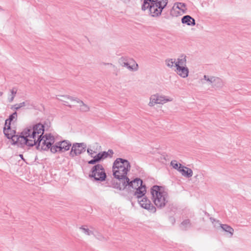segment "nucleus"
<instances>
[{
    "label": "nucleus",
    "instance_id": "f257e3e1",
    "mask_svg": "<svg viewBox=\"0 0 251 251\" xmlns=\"http://www.w3.org/2000/svg\"><path fill=\"white\" fill-rule=\"evenodd\" d=\"M46 123L41 122L27 126L20 133L17 140H13L12 145L18 144V146L23 148L25 145L32 147L30 144H33V140H36L37 135L44 134L46 129Z\"/></svg>",
    "mask_w": 251,
    "mask_h": 251
},
{
    "label": "nucleus",
    "instance_id": "f03ea898",
    "mask_svg": "<svg viewBox=\"0 0 251 251\" xmlns=\"http://www.w3.org/2000/svg\"><path fill=\"white\" fill-rule=\"evenodd\" d=\"M130 162L126 159L117 158L114 161L112 166V172L114 178L117 179L122 183L125 180H129L127 176L130 169Z\"/></svg>",
    "mask_w": 251,
    "mask_h": 251
},
{
    "label": "nucleus",
    "instance_id": "7ed1b4c3",
    "mask_svg": "<svg viewBox=\"0 0 251 251\" xmlns=\"http://www.w3.org/2000/svg\"><path fill=\"white\" fill-rule=\"evenodd\" d=\"M141 9L143 11L149 9L150 15L152 17H158L161 15L167 6L168 0H143Z\"/></svg>",
    "mask_w": 251,
    "mask_h": 251
},
{
    "label": "nucleus",
    "instance_id": "20e7f679",
    "mask_svg": "<svg viewBox=\"0 0 251 251\" xmlns=\"http://www.w3.org/2000/svg\"><path fill=\"white\" fill-rule=\"evenodd\" d=\"M165 187L154 185L151 188V194L153 202L159 209L164 207L168 201V194L165 190Z\"/></svg>",
    "mask_w": 251,
    "mask_h": 251
},
{
    "label": "nucleus",
    "instance_id": "39448f33",
    "mask_svg": "<svg viewBox=\"0 0 251 251\" xmlns=\"http://www.w3.org/2000/svg\"><path fill=\"white\" fill-rule=\"evenodd\" d=\"M89 177L95 182H101L106 181L107 175L103 166L100 164L94 165L90 171Z\"/></svg>",
    "mask_w": 251,
    "mask_h": 251
},
{
    "label": "nucleus",
    "instance_id": "423d86ee",
    "mask_svg": "<svg viewBox=\"0 0 251 251\" xmlns=\"http://www.w3.org/2000/svg\"><path fill=\"white\" fill-rule=\"evenodd\" d=\"M45 139L47 141L51 143V144H54L55 142V137L50 133H46L45 134H41L39 135L37 137V139L33 140V144H30L31 146H35L36 150H39L41 143L43 139Z\"/></svg>",
    "mask_w": 251,
    "mask_h": 251
},
{
    "label": "nucleus",
    "instance_id": "0eeeda50",
    "mask_svg": "<svg viewBox=\"0 0 251 251\" xmlns=\"http://www.w3.org/2000/svg\"><path fill=\"white\" fill-rule=\"evenodd\" d=\"M86 144L85 143H75L73 144L70 155L72 157L78 156L86 151Z\"/></svg>",
    "mask_w": 251,
    "mask_h": 251
},
{
    "label": "nucleus",
    "instance_id": "6e6552de",
    "mask_svg": "<svg viewBox=\"0 0 251 251\" xmlns=\"http://www.w3.org/2000/svg\"><path fill=\"white\" fill-rule=\"evenodd\" d=\"M143 181L140 178L136 177L132 180H125L122 183V186H124V188H126L127 186L128 188H135V187H143L144 186Z\"/></svg>",
    "mask_w": 251,
    "mask_h": 251
},
{
    "label": "nucleus",
    "instance_id": "1a4fd4ad",
    "mask_svg": "<svg viewBox=\"0 0 251 251\" xmlns=\"http://www.w3.org/2000/svg\"><path fill=\"white\" fill-rule=\"evenodd\" d=\"M139 203L141 207L148 210L151 213H154L156 212V208L155 207L146 197H144L142 200L139 201Z\"/></svg>",
    "mask_w": 251,
    "mask_h": 251
},
{
    "label": "nucleus",
    "instance_id": "9d476101",
    "mask_svg": "<svg viewBox=\"0 0 251 251\" xmlns=\"http://www.w3.org/2000/svg\"><path fill=\"white\" fill-rule=\"evenodd\" d=\"M3 133L5 136L8 139H11L12 141V143H13V138L15 137H17V139L19 137V135H16V131L15 129H12L11 128V126H10V128L9 129L8 127L4 126L3 130Z\"/></svg>",
    "mask_w": 251,
    "mask_h": 251
},
{
    "label": "nucleus",
    "instance_id": "9b49d317",
    "mask_svg": "<svg viewBox=\"0 0 251 251\" xmlns=\"http://www.w3.org/2000/svg\"><path fill=\"white\" fill-rule=\"evenodd\" d=\"M136 191L134 192V196H136V197L139 199L142 198H144L145 196V194L146 193V186L145 184L144 185L143 187H135L134 188Z\"/></svg>",
    "mask_w": 251,
    "mask_h": 251
},
{
    "label": "nucleus",
    "instance_id": "f8f14e48",
    "mask_svg": "<svg viewBox=\"0 0 251 251\" xmlns=\"http://www.w3.org/2000/svg\"><path fill=\"white\" fill-rule=\"evenodd\" d=\"M123 67H126L130 71H137L138 69V64L132 58L127 57L126 63H125Z\"/></svg>",
    "mask_w": 251,
    "mask_h": 251
},
{
    "label": "nucleus",
    "instance_id": "ddd939ff",
    "mask_svg": "<svg viewBox=\"0 0 251 251\" xmlns=\"http://www.w3.org/2000/svg\"><path fill=\"white\" fill-rule=\"evenodd\" d=\"M175 71L181 77L186 78L189 75V69L186 66H178Z\"/></svg>",
    "mask_w": 251,
    "mask_h": 251
},
{
    "label": "nucleus",
    "instance_id": "4468645a",
    "mask_svg": "<svg viewBox=\"0 0 251 251\" xmlns=\"http://www.w3.org/2000/svg\"><path fill=\"white\" fill-rule=\"evenodd\" d=\"M181 23L183 24L189 26H194L196 25V21L194 18L189 15H186L181 18Z\"/></svg>",
    "mask_w": 251,
    "mask_h": 251
},
{
    "label": "nucleus",
    "instance_id": "2eb2a0df",
    "mask_svg": "<svg viewBox=\"0 0 251 251\" xmlns=\"http://www.w3.org/2000/svg\"><path fill=\"white\" fill-rule=\"evenodd\" d=\"M24 106H26L27 109H31L33 107V105L32 104L30 103L29 100H25L20 103L12 105L11 109L18 110L19 109Z\"/></svg>",
    "mask_w": 251,
    "mask_h": 251
},
{
    "label": "nucleus",
    "instance_id": "dca6fc26",
    "mask_svg": "<svg viewBox=\"0 0 251 251\" xmlns=\"http://www.w3.org/2000/svg\"><path fill=\"white\" fill-rule=\"evenodd\" d=\"M153 100H154V103L163 104L168 101H172V100L165 97L160 96L158 94L153 95Z\"/></svg>",
    "mask_w": 251,
    "mask_h": 251
},
{
    "label": "nucleus",
    "instance_id": "f3484780",
    "mask_svg": "<svg viewBox=\"0 0 251 251\" xmlns=\"http://www.w3.org/2000/svg\"><path fill=\"white\" fill-rule=\"evenodd\" d=\"M59 143L61 144L59 152H63L69 150L70 147L72 146L71 143L70 141L66 140L59 141Z\"/></svg>",
    "mask_w": 251,
    "mask_h": 251
},
{
    "label": "nucleus",
    "instance_id": "a211bd4d",
    "mask_svg": "<svg viewBox=\"0 0 251 251\" xmlns=\"http://www.w3.org/2000/svg\"><path fill=\"white\" fill-rule=\"evenodd\" d=\"M15 119V121L17 120V112L16 111L14 112L13 113L10 114L8 118L5 120L4 123V126L8 127L9 129L10 128L11 125V122Z\"/></svg>",
    "mask_w": 251,
    "mask_h": 251
},
{
    "label": "nucleus",
    "instance_id": "6ab92c4d",
    "mask_svg": "<svg viewBox=\"0 0 251 251\" xmlns=\"http://www.w3.org/2000/svg\"><path fill=\"white\" fill-rule=\"evenodd\" d=\"M182 176H184L189 178L191 177L193 175V171L192 170L185 166H183V168L180 170L179 172Z\"/></svg>",
    "mask_w": 251,
    "mask_h": 251
},
{
    "label": "nucleus",
    "instance_id": "aec40b11",
    "mask_svg": "<svg viewBox=\"0 0 251 251\" xmlns=\"http://www.w3.org/2000/svg\"><path fill=\"white\" fill-rule=\"evenodd\" d=\"M41 143L40 149L38 150L40 151H48L49 150L50 147L52 145L51 143L47 141L45 139H43Z\"/></svg>",
    "mask_w": 251,
    "mask_h": 251
},
{
    "label": "nucleus",
    "instance_id": "412c9836",
    "mask_svg": "<svg viewBox=\"0 0 251 251\" xmlns=\"http://www.w3.org/2000/svg\"><path fill=\"white\" fill-rule=\"evenodd\" d=\"M186 56L184 54H181L180 58L177 59V61L175 63V67L178 66H186Z\"/></svg>",
    "mask_w": 251,
    "mask_h": 251
},
{
    "label": "nucleus",
    "instance_id": "4be33fe9",
    "mask_svg": "<svg viewBox=\"0 0 251 251\" xmlns=\"http://www.w3.org/2000/svg\"><path fill=\"white\" fill-rule=\"evenodd\" d=\"M102 161L103 160L98 153L96 155L94 156L92 159L88 161V164L95 165L97 164H100L99 163Z\"/></svg>",
    "mask_w": 251,
    "mask_h": 251
},
{
    "label": "nucleus",
    "instance_id": "5701e85b",
    "mask_svg": "<svg viewBox=\"0 0 251 251\" xmlns=\"http://www.w3.org/2000/svg\"><path fill=\"white\" fill-rule=\"evenodd\" d=\"M221 228L223 231L228 233L230 234V236H232L234 232L233 228L230 226L226 224H220Z\"/></svg>",
    "mask_w": 251,
    "mask_h": 251
},
{
    "label": "nucleus",
    "instance_id": "b1692460",
    "mask_svg": "<svg viewBox=\"0 0 251 251\" xmlns=\"http://www.w3.org/2000/svg\"><path fill=\"white\" fill-rule=\"evenodd\" d=\"M213 87L215 88H219L223 86V83L221 79L219 77H215L213 80L212 83L211 84Z\"/></svg>",
    "mask_w": 251,
    "mask_h": 251
},
{
    "label": "nucleus",
    "instance_id": "393cba45",
    "mask_svg": "<svg viewBox=\"0 0 251 251\" xmlns=\"http://www.w3.org/2000/svg\"><path fill=\"white\" fill-rule=\"evenodd\" d=\"M111 185L110 186H111L113 188H115L117 189H118L120 191L124 190L125 188H124V186L123 187L121 186V183H122L121 181H119V182H118L117 181H115V180L112 179L111 182Z\"/></svg>",
    "mask_w": 251,
    "mask_h": 251
},
{
    "label": "nucleus",
    "instance_id": "a878e982",
    "mask_svg": "<svg viewBox=\"0 0 251 251\" xmlns=\"http://www.w3.org/2000/svg\"><path fill=\"white\" fill-rule=\"evenodd\" d=\"M60 145L61 144H60L59 142H57L55 143L54 145H51L49 150H50V151L52 153H55L57 152H59V150H60Z\"/></svg>",
    "mask_w": 251,
    "mask_h": 251
},
{
    "label": "nucleus",
    "instance_id": "bb28decb",
    "mask_svg": "<svg viewBox=\"0 0 251 251\" xmlns=\"http://www.w3.org/2000/svg\"><path fill=\"white\" fill-rule=\"evenodd\" d=\"M60 145L61 144H60L59 142H57L55 143L54 145H51L49 150H50V151L52 153H55L57 152H59V150H60Z\"/></svg>",
    "mask_w": 251,
    "mask_h": 251
},
{
    "label": "nucleus",
    "instance_id": "cd10ccee",
    "mask_svg": "<svg viewBox=\"0 0 251 251\" xmlns=\"http://www.w3.org/2000/svg\"><path fill=\"white\" fill-rule=\"evenodd\" d=\"M171 166L172 167L177 170L179 172H180V170L183 168V165L180 163H178L176 160H172L171 162Z\"/></svg>",
    "mask_w": 251,
    "mask_h": 251
},
{
    "label": "nucleus",
    "instance_id": "c85d7f7f",
    "mask_svg": "<svg viewBox=\"0 0 251 251\" xmlns=\"http://www.w3.org/2000/svg\"><path fill=\"white\" fill-rule=\"evenodd\" d=\"M87 226H82L80 227V229L82 230V231L87 235H91L94 234V232L92 230H90L89 228H86Z\"/></svg>",
    "mask_w": 251,
    "mask_h": 251
},
{
    "label": "nucleus",
    "instance_id": "c756f323",
    "mask_svg": "<svg viewBox=\"0 0 251 251\" xmlns=\"http://www.w3.org/2000/svg\"><path fill=\"white\" fill-rule=\"evenodd\" d=\"M181 226H184V230H187V226H191V222H190V220L189 219H186V220H183L181 223Z\"/></svg>",
    "mask_w": 251,
    "mask_h": 251
},
{
    "label": "nucleus",
    "instance_id": "7c9ffc66",
    "mask_svg": "<svg viewBox=\"0 0 251 251\" xmlns=\"http://www.w3.org/2000/svg\"><path fill=\"white\" fill-rule=\"evenodd\" d=\"M79 103H81V105H80V110L82 112H87L89 110L90 108L89 106L85 104L83 101L82 102H79Z\"/></svg>",
    "mask_w": 251,
    "mask_h": 251
},
{
    "label": "nucleus",
    "instance_id": "2f4dec72",
    "mask_svg": "<svg viewBox=\"0 0 251 251\" xmlns=\"http://www.w3.org/2000/svg\"><path fill=\"white\" fill-rule=\"evenodd\" d=\"M61 97L69 99L72 101H75L77 103H79V102H82L81 100H80L79 99H78L76 98H74V97L70 96L69 95L61 96Z\"/></svg>",
    "mask_w": 251,
    "mask_h": 251
},
{
    "label": "nucleus",
    "instance_id": "473e14b6",
    "mask_svg": "<svg viewBox=\"0 0 251 251\" xmlns=\"http://www.w3.org/2000/svg\"><path fill=\"white\" fill-rule=\"evenodd\" d=\"M169 211L175 212L177 209L176 207L173 203H167V205Z\"/></svg>",
    "mask_w": 251,
    "mask_h": 251
},
{
    "label": "nucleus",
    "instance_id": "72a5a7b5",
    "mask_svg": "<svg viewBox=\"0 0 251 251\" xmlns=\"http://www.w3.org/2000/svg\"><path fill=\"white\" fill-rule=\"evenodd\" d=\"M167 66L169 67L172 68L174 64H175V61H173V59H167L165 60Z\"/></svg>",
    "mask_w": 251,
    "mask_h": 251
},
{
    "label": "nucleus",
    "instance_id": "f704fd0d",
    "mask_svg": "<svg viewBox=\"0 0 251 251\" xmlns=\"http://www.w3.org/2000/svg\"><path fill=\"white\" fill-rule=\"evenodd\" d=\"M127 59V56H122L120 58H119L118 62L121 66H123L125 63H126Z\"/></svg>",
    "mask_w": 251,
    "mask_h": 251
},
{
    "label": "nucleus",
    "instance_id": "c9c22d12",
    "mask_svg": "<svg viewBox=\"0 0 251 251\" xmlns=\"http://www.w3.org/2000/svg\"><path fill=\"white\" fill-rule=\"evenodd\" d=\"M176 8L179 10H182L184 12V10H183V8H186V4L184 3L178 2L177 3Z\"/></svg>",
    "mask_w": 251,
    "mask_h": 251
},
{
    "label": "nucleus",
    "instance_id": "e433bc0d",
    "mask_svg": "<svg viewBox=\"0 0 251 251\" xmlns=\"http://www.w3.org/2000/svg\"><path fill=\"white\" fill-rule=\"evenodd\" d=\"M97 239L102 241L103 239H105V238L100 233L96 232L94 233V234H93Z\"/></svg>",
    "mask_w": 251,
    "mask_h": 251
},
{
    "label": "nucleus",
    "instance_id": "4c0bfd02",
    "mask_svg": "<svg viewBox=\"0 0 251 251\" xmlns=\"http://www.w3.org/2000/svg\"><path fill=\"white\" fill-rule=\"evenodd\" d=\"M99 154L102 160L108 157L107 153L106 152V151H100L99 152Z\"/></svg>",
    "mask_w": 251,
    "mask_h": 251
},
{
    "label": "nucleus",
    "instance_id": "58836bf2",
    "mask_svg": "<svg viewBox=\"0 0 251 251\" xmlns=\"http://www.w3.org/2000/svg\"><path fill=\"white\" fill-rule=\"evenodd\" d=\"M214 76H212L210 78H209L208 77V75H204L203 76V79L205 80H206L207 81L210 82V84H212V82H213V80L214 79Z\"/></svg>",
    "mask_w": 251,
    "mask_h": 251
},
{
    "label": "nucleus",
    "instance_id": "ea45409f",
    "mask_svg": "<svg viewBox=\"0 0 251 251\" xmlns=\"http://www.w3.org/2000/svg\"><path fill=\"white\" fill-rule=\"evenodd\" d=\"M87 152L88 153V154L91 157H94L93 156V154L94 153H96V151H93L92 150L89 149V148H88L87 150Z\"/></svg>",
    "mask_w": 251,
    "mask_h": 251
},
{
    "label": "nucleus",
    "instance_id": "a19ab883",
    "mask_svg": "<svg viewBox=\"0 0 251 251\" xmlns=\"http://www.w3.org/2000/svg\"><path fill=\"white\" fill-rule=\"evenodd\" d=\"M107 153L108 157H112L113 154H114L113 151L111 149H109L107 151H106Z\"/></svg>",
    "mask_w": 251,
    "mask_h": 251
},
{
    "label": "nucleus",
    "instance_id": "79ce46f5",
    "mask_svg": "<svg viewBox=\"0 0 251 251\" xmlns=\"http://www.w3.org/2000/svg\"><path fill=\"white\" fill-rule=\"evenodd\" d=\"M169 221L173 225L176 223V219L173 216H170L169 217Z\"/></svg>",
    "mask_w": 251,
    "mask_h": 251
},
{
    "label": "nucleus",
    "instance_id": "37998d69",
    "mask_svg": "<svg viewBox=\"0 0 251 251\" xmlns=\"http://www.w3.org/2000/svg\"><path fill=\"white\" fill-rule=\"evenodd\" d=\"M153 96L151 98V101H150L149 105L151 106H153L155 103H154V100H153Z\"/></svg>",
    "mask_w": 251,
    "mask_h": 251
},
{
    "label": "nucleus",
    "instance_id": "c03bdc74",
    "mask_svg": "<svg viewBox=\"0 0 251 251\" xmlns=\"http://www.w3.org/2000/svg\"><path fill=\"white\" fill-rule=\"evenodd\" d=\"M60 100L65 103H64L65 105L69 107L70 108L72 107V106L71 105L69 104L67 101H66L63 100Z\"/></svg>",
    "mask_w": 251,
    "mask_h": 251
},
{
    "label": "nucleus",
    "instance_id": "a18cd8bd",
    "mask_svg": "<svg viewBox=\"0 0 251 251\" xmlns=\"http://www.w3.org/2000/svg\"><path fill=\"white\" fill-rule=\"evenodd\" d=\"M44 123H46L45 124V126H46V129H45V130H48L49 129V128L50 127V125H49V124H50V123H47L46 122H44Z\"/></svg>",
    "mask_w": 251,
    "mask_h": 251
},
{
    "label": "nucleus",
    "instance_id": "49530a36",
    "mask_svg": "<svg viewBox=\"0 0 251 251\" xmlns=\"http://www.w3.org/2000/svg\"><path fill=\"white\" fill-rule=\"evenodd\" d=\"M11 94H12V96H14L15 97L16 93H17V91L16 90H14V89H13L11 91Z\"/></svg>",
    "mask_w": 251,
    "mask_h": 251
},
{
    "label": "nucleus",
    "instance_id": "de8ad7c7",
    "mask_svg": "<svg viewBox=\"0 0 251 251\" xmlns=\"http://www.w3.org/2000/svg\"><path fill=\"white\" fill-rule=\"evenodd\" d=\"M14 98V96H12L10 98L8 99V101L9 102H11L13 100Z\"/></svg>",
    "mask_w": 251,
    "mask_h": 251
},
{
    "label": "nucleus",
    "instance_id": "09e8293b",
    "mask_svg": "<svg viewBox=\"0 0 251 251\" xmlns=\"http://www.w3.org/2000/svg\"><path fill=\"white\" fill-rule=\"evenodd\" d=\"M174 11H175V10H174V8H173V9H172V10L171 11V14L172 15H173V16H174V15H175V14H174V13H173Z\"/></svg>",
    "mask_w": 251,
    "mask_h": 251
},
{
    "label": "nucleus",
    "instance_id": "8fccbe9b",
    "mask_svg": "<svg viewBox=\"0 0 251 251\" xmlns=\"http://www.w3.org/2000/svg\"><path fill=\"white\" fill-rule=\"evenodd\" d=\"M20 157H21V158L23 160H24V156H23V154H20L19 155Z\"/></svg>",
    "mask_w": 251,
    "mask_h": 251
},
{
    "label": "nucleus",
    "instance_id": "3c124183",
    "mask_svg": "<svg viewBox=\"0 0 251 251\" xmlns=\"http://www.w3.org/2000/svg\"><path fill=\"white\" fill-rule=\"evenodd\" d=\"M210 220H211V221H216V220H215L214 218H213L211 217V218H210Z\"/></svg>",
    "mask_w": 251,
    "mask_h": 251
}]
</instances>
